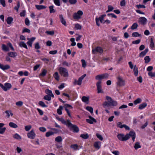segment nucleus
I'll return each mask as SVG.
<instances>
[{
	"instance_id": "nucleus-9",
	"label": "nucleus",
	"mask_w": 155,
	"mask_h": 155,
	"mask_svg": "<svg viewBox=\"0 0 155 155\" xmlns=\"http://www.w3.org/2000/svg\"><path fill=\"white\" fill-rule=\"evenodd\" d=\"M138 21L140 24L144 25L146 24L147 20L145 17H142L139 18Z\"/></svg>"
},
{
	"instance_id": "nucleus-20",
	"label": "nucleus",
	"mask_w": 155,
	"mask_h": 155,
	"mask_svg": "<svg viewBox=\"0 0 155 155\" xmlns=\"http://www.w3.org/2000/svg\"><path fill=\"white\" fill-rule=\"evenodd\" d=\"M2 50L5 51H9L8 47L5 44H2Z\"/></svg>"
},
{
	"instance_id": "nucleus-42",
	"label": "nucleus",
	"mask_w": 155,
	"mask_h": 155,
	"mask_svg": "<svg viewBox=\"0 0 155 155\" xmlns=\"http://www.w3.org/2000/svg\"><path fill=\"white\" fill-rule=\"evenodd\" d=\"M39 105L42 107H47V106L42 101H40L38 102Z\"/></svg>"
},
{
	"instance_id": "nucleus-30",
	"label": "nucleus",
	"mask_w": 155,
	"mask_h": 155,
	"mask_svg": "<svg viewBox=\"0 0 155 155\" xmlns=\"http://www.w3.org/2000/svg\"><path fill=\"white\" fill-rule=\"evenodd\" d=\"M49 11L50 13H54L56 12V10L54 9V6L53 5H51L49 6Z\"/></svg>"
},
{
	"instance_id": "nucleus-4",
	"label": "nucleus",
	"mask_w": 155,
	"mask_h": 155,
	"mask_svg": "<svg viewBox=\"0 0 155 155\" xmlns=\"http://www.w3.org/2000/svg\"><path fill=\"white\" fill-rule=\"evenodd\" d=\"M0 87L4 91H7L12 87V85L9 83H5L4 85L1 83H0Z\"/></svg>"
},
{
	"instance_id": "nucleus-38",
	"label": "nucleus",
	"mask_w": 155,
	"mask_h": 155,
	"mask_svg": "<svg viewBox=\"0 0 155 155\" xmlns=\"http://www.w3.org/2000/svg\"><path fill=\"white\" fill-rule=\"evenodd\" d=\"M138 25L137 23H134L131 27V28L132 30L136 29L137 28Z\"/></svg>"
},
{
	"instance_id": "nucleus-35",
	"label": "nucleus",
	"mask_w": 155,
	"mask_h": 155,
	"mask_svg": "<svg viewBox=\"0 0 155 155\" xmlns=\"http://www.w3.org/2000/svg\"><path fill=\"white\" fill-rule=\"evenodd\" d=\"M145 60V63H148L150 61V58L148 56H146L144 58Z\"/></svg>"
},
{
	"instance_id": "nucleus-32",
	"label": "nucleus",
	"mask_w": 155,
	"mask_h": 155,
	"mask_svg": "<svg viewBox=\"0 0 155 155\" xmlns=\"http://www.w3.org/2000/svg\"><path fill=\"white\" fill-rule=\"evenodd\" d=\"M134 147L135 150H137L138 149L141 148V146L140 145L139 142H137L135 143Z\"/></svg>"
},
{
	"instance_id": "nucleus-19",
	"label": "nucleus",
	"mask_w": 155,
	"mask_h": 155,
	"mask_svg": "<svg viewBox=\"0 0 155 155\" xmlns=\"http://www.w3.org/2000/svg\"><path fill=\"white\" fill-rule=\"evenodd\" d=\"M148 51V48L146 49L144 51H142L139 54V56L140 57H143L147 53Z\"/></svg>"
},
{
	"instance_id": "nucleus-26",
	"label": "nucleus",
	"mask_w": 155,
	"mask_h": 155,
	"mask_svg": "<svg viewBox=\"0 0 155 155\" xmlns=\"http://www.w3.org/2000/svg\"><path fill=\"white\" fill-rule=\"evenodd\" d=\"M19 46L21 47H24L26 49H28L26 44L24 41H21L19 44Z\"/></svg>"
},
{
	"instance_id": "nucleus-50",
	"label": "nucleus",
	"mask_w": 155,
	"mask_h": 155,
	"mask_svg": "<svg viewBox=\"0 0 155 155\" xmlns=\"http://www.w3.org/2000/svg\"><path fill=\"white\" fill-rule=\"evenodd\" d=\"M51 97L49 95H46V96H44V99L45 100H47L48 101H50L51 100Z\"/></svg>"
},
{
	"instance_id": "nucleus-46",
	"label": "nucleus",
	"mask_w": 155,
	"mask_h": 155,
	"mask_svg": "<svg viewBox=\"0 0 155 155\" xmlns=\"http://www.w3.org/2000/svg\"><path fill=\"white\" fill-rule=\"evenodd\" d=\"M80 137L84 139H87L89 137V135L88 134H81L80 135Z\"/></svg>"
},
{
	"instance_id": "nucleus-1",
	"label": "nucleus",
	"mask_w": 155,
	"mask_h": 155,
	"mask_svg": "<svg viewBox=\"0 0 155 155\" xmlns=\"http://www.w3.org/2000/svg\"><path fill=\"white\" fill-rule=\"evenodd\" d=\"M109 76L107 73H104L103 74H99L96 76L95 78L96 80H99L96 83V86L98 93H103L104 92L102 89L101 80L103 79H107Z\"/></svg>"
},
{
	"instance_id": "nucleus-48",
	"label": "nucleus",
	"mask_w": 155,
	"mask_h": 155,
	"mask_svg": "<svg viewBox=\"0 0 155 155\" xmlns=\"http://www.w3.org/2000/svg\"><path fill=\"white\" fill-rule=\"evenodd\" d=\"M45 33L48 35L53 36L54 35V31H46Z\"/></svg>"
},
{
	"instance_id": "nucleus-22",
	"label": "nucleus",
	"mask_w": 155,
	"mask_h": 155,
	"mask_svg": "<svg viewBox=\"0 0 155 155\" xmlns=\"http://www.w3.org/2000/svg\"><path fill=\"white\" fill-rule=\"evenodd\" d=\"M101 143L100 142H96L94 143V146L97 149H99L100 147Z\"/></svg>"
},
{
	"instance_id": "nucleus-58",
	"label": "nucleus",
	"mask_w": 155,
	"mask_h": 155,
	"mask_svg": "<svg viewBox=\"0 0 155 155\" xmlns=\"http://www.w3.org/2000/svg\"><path fill=\"white\" fill-rule=\"evenodd\" d=\"M140 39L133 41L132 42V44H138L140 43Z\"/></svg>"
},
{
	"instance_id": "nucleus-3",
	"label": "nucleus",
	"mask_w": 155,
	"mask_h": 155,
	"mask_svg": "<svg viewBox=\"0 0 155 155\" xmlns=\"http://www.w3.org/2000/svg\"><path fill=\"white\" fill-rule=\"evenodd\" d=\"M58 71L61 75L64 77L68 76V72L66 68L62 67H60L59 68Z\"/></svg>"
},
{
	"instance_id": "nucleus-24",
	"label": "nucleus",
	"mask_w": 155,
	"mask_h": 155,
	"mask_svg": "<svg viewBox=\"0 0 155 155\" xmlns=\"http://www.w3.org/2000/svg\"><path fill=\"white\" fill-rule=\"evenodd\" d=\"M45 92L46 94H48V95L51 96L52 97H54V95L52 93V91H51L49 89H46L45 90Z\"/></svg>"
},
{
	"instance_id": "nucleus-63",
	"label": "nucleus",
	"mask_w": 155,
	"mask_h": 155,
	"mask_svg": "<svg viewBox=\"0 0 155 155\" xmlns=\"http://www.w3.org/2000/svg\"><path fill=\"white\" fill-rule=\"evenodd\" d=\"M120 5L121 6H125L126 5V1L125 0H122L120 1Z\"/></svg>"
},
{
	"instance_id": "nucleus-64",
	"label": "nucleus",
	"mask_w": 155,
	"mask_h": 155,
	"mask_svg": "<svg viewBox=\"0 0 155 155\" xmlns=\"http://www.w3.org/2000/svg\"><path fill=\"white\" fill-rule=\"evenodd\" d=\"M31 128V125L26 126L25 127V130L26 131H29Z\"/></svg>"
},
{
	"instance_id": "nucleus-31",
	"label": "nucleus",
	"mask_w": 155,
	"mask_h": 155,
	"mask_svg": "<svg viewBox=\"0 0 155 155\" xmlns=\"http://www.w3.org/2000/svg\"><path fill=\"white\" fill-rule=\"evenodd\" d=\"M63 109V107L62 106H59V108L57 110V113L59 115L62 114V110Z\"/></svg>"
},
{
	"instance_id": "nucleus-56",
	"label": "nucleus",
	"mask_w": 155,
	"mask_h": 155,
	"mask_svg": "<svg viewBox=\"0 0 155 155\" xmlns=\"http://www.w3.org/2000/svg\"><path fill=\"white\" fill-rule=\"evenodd\" d=\"M20 6V3L19 1L17 2V6H15L14 8V9L16 10L17 12H18V9Z\"/></svg>"
},
{
	"instance_id": "nucleus-16",
	"label": "nucleus",
	"mask_w": 155,
	"mask_h": 155,
	"mask_svg": "<svg viewBox=\"0 0 155 155\" xmlns=\"http://www.w3.org/2000/svg\"><path fill=\"white\" fill-rule=\"evenodd\" d=\"M86 76V74H85L80 77L77 81V84L78 85H80L82 83V81L84 78Z\"/></svg>"
},
{
	"instance_id": "nucleus-41",
	"label": "nucleus",
	"mask_w": 155,
	"mask_h": 155,
	"mask_svg": "<svg viewBox=\"0 0 155 155\" xmlns=\"http://www.w3.org/2000/svg\"><path fill=\"white\" fill-rule=\"evenodd\" d=\"M78 146L77 144L71 145V147L74 150H76L78 149Z\"/></svg>"
},
{
	"instance_id": "nucleus-40",
	"label": "nucleus",
	"mask_w": 155,
	"mask_h": 155,
	"mask_svg": "<svg viewBox=\"0 0 155 155\" xmlns=\"http://www.w3.org/2000/svg\"><path fill=\"white\" fill-rule=\"evenodd\" d=\"M54 133L52 131H48L46 133L45 136L46 137H48L50 136L54 135Z\"/></svg>"
},
{
	"instance_id": "nucleus-14",
	"label": "nucleus",
	"mask_w": 155,
	"mask_h": 155,
	"mask_svg": "<svg viewBox=\"0 0 155 155\" xmlns=\"http://www.w3.org/2000/svg\"><path fill=\"white\" fill-rule=\"evenodd\" d=\"M59 121H61V123L64 124H65L67 125L68 127L69 124H71L70 121L69 120H67L65 121L63 118H61V119H59Z\"/></svg>"
},
{
	"instance_id": "nucleus-17",
	"label": "nucleus",
	"mask_w": 155,
	"mask_h": 155,
	"mask_svg": "<svg viewBox=\"0 0 155 155\" xmlns=\"http://www.w3.org/2000/svg\"><path fill=\"white\" fill-rule=\"evenodd\" d=\"M59 17L60 19V20L62 24L64 25L65 26H66V21L64 19L62 15H60Z\"/></svg>"
},
{
	"instance_id": "nucleus-49",
	"label": "nucleus",
	"mask_w": 155,
	"mask_h": 155,
	"mask_svg": "<svg viewBox=\"0 0 155 155\" xmlns=\"http://www.w3.org/2000/svg\"><path fill=\"white\" fill-rule=\"evenodd\" d=\"M141 35L137 32H134L132 33V36L134 37H140Z\"/></svg>"
},
{
	"instance_id": "nucleus-57",
	"label": "nucleus",
	"mask_w": 155,
	"mask_h": 155,
	"mask_svg": "<svg viewBox=\"0 0 155 155\" xmlns=\"http://www.w3.org/2000/svg\"><path fill=\"white\" fill-rule=\"evenodd\" d=\"M69 2L72 5L75 4L77 2V0H69Z\"/></svg>"
},
{
	"instance_id": "nucleus-29",
	"label": "nucleus",
	"mask_w": 155,
	"mask_h": 155,
	"mask_svg": "<svg viewBox=\"0 0 155 155\" xmlns=\"http://www.w3.org/2000/svg\"><path fill=\"white\" fill-rule=\"evenodd\" d=\"M9 125L10 127L13 128H16L18 127V125L12 122H10Z\"/></svg>"
},
{
	"instance_id": "nucleus-54",
	"label": "nucleus",
	"mask_w": 155,
	"mask_h": 155,
	"mask_svg": "<svg viewBox=\"0 0 155 155\" xmlns=\"http://www.w3.org/2000/svg\"><path fill=\"white\" fill-rule=\"evenodd\" d=\"M74 28L77 30L81 29V25L78 24H76L75 25Z\"/></svg>"
},
{
	"instance_id": "nucleus-15",
	"label": "nucleus",
	"mask_w": 155,
	"mask_h": 155,
	"mask_svg": "<svg viewBox=\"0 0 155 155\" xmlns=\"http://www.w3.org/2000/svg\"><path fill=\"white\" fill-rule=\"evenodd\" d=\"M0 68L3 70H5L9 69L10 66L8 65H4L0 63Z\"/></svg>"
},
{
	"instance_id": "nucleus-28",
	"label": "nucleus",
	"mask_w": 155,
	"mask_h": 155,
	"mask_svg": "<svg viewBox=\"0 0 155 155\" xmlns=\"http://www.w3.org/2000/svg\"><path fill=\"white\" fill-rule=\"evenodd\" d=\"M150 47L152 49H153L154 48V45L152 38H150Z\"/></svg>"
},
{
	"instance_id": "nucleus-6",
	"label": "nucleus",
	"mask_w": 155,
	"mask_h": 155,
	"mask_svg": "<svg viewBox=\"0 0 155 155\" xmlns=\"http://www.w3.org/2000/svg\"><path fill=\"white\" fill-rule=\"evenodd\" d=\"M105 16V15H104L100 16L98 18H96V23L97 26H99L100 25V24L99 23V21L101 23H104V18Z\"/></svg>"
},
{
	"instance_id": "nucleus-53",
	"label": "nucleus",
	"mask_w": 155,
	"mask_h": 155,
	"mask_svg": "<svg viewBox=\"0 0 155 155\" xmlns=\"http://www.w3.org/2000/svg\"><path fill=\"white\" fill-rule=\"evenodd\" d=\"M22 33H24L25 32H27L29 33L30 32V30L26 28H24L23 30L22 31Z\"/></svg>"
},
{
	"instance_id": "nucleus-12",
	"label": "nucleus",
	"mask_w": 155,
	"mask_h": 155,
	"mask_svg": "<svg viewBox=\"0 0 155 155\" xmlns=\"http://www.w3.org/2000/svg\"><path fill=\"white\" fill-rule=\"evenodd\" d=\"M88 117L89 119H86V122L88 123L91 124H92L93 123V122H97L96 120L92 117L91 116L89 115L88 116Z\"/></svg>"
},
{
	"instance_id": "nucleus-2",
	"label": "nucleus",
	"mask_w": 155,
	"mask_h": 155,
	"mask_svg": "<svg viewBox=\"0 0 155 155\" xmlns=\"http://www.w3.org/2000/svg\"><path fill=\"white\" fill-rule=\"evenodd\" d=\"M132 137V139L133 141H135L136 137V134L133 131H130L129 134H127L125 135L123 134H120L117 135V137L120 141H126L128 140L130 137Z\"/></svg>"
},
{
	"instance_id": "nucleus-18",
	"label": "nucleus",
	"mask_w": 155,
	"mask_h": 155,
	"mask_svg": "<svg viewBox=\"0 0 155 155\" xmlns=\"http://www.w3.org/2000/svg\"><path fill=\"white\" fill-rule=\"evenodd\" d=\"M81 100L82 101L88 104L89 100V97L83 96L82 97Z\"/></svg>"
},
{
	"instance_id": "nucleus-43",
	"label": "nucleus",
	"mask_w": 155,
	"mask_h": 155,
	"mask_svg": "<svg viewBox=\"0 0 155 155\" xmlns=\"http://www.w3.org/2000/svg\"><path fill=\"white\" fill-rule=\"evenodd\" d=\"M86 109L87 110L89 111L91 114L93 113V108L92 107L87 106L86 107Z\"/></svg>"
},
{
	"instance_id": "nucleus-45",
	"label": "nucleus",
	"mask_w": 155,
	"mask_h": 155,
	"mask_svg": "<svg viewBox=\"0 0 155 155\" xmlns=\"http://www.w3.org/2000/svg\"><path fill=\"white\" fill-rule=\"evenodd\" d=\"M5 113L7 115V117L9 118L11 115L12 116H13V114L12 113L11 111L9 110H6L5 111Z\"/></svg>"
},
{
	"instance_id": "nucleus-60",
	"label": "nucleus",
	"mask_w": 155,
	"mask_h": 155,
	"mask_svg": "<svg viewBox=\"0 0 155 155\" xmlns=\"http://www.w3.org/2000/svg\"><path fill=\"white\" fill-rule=\"evenodd\" d=\"M96 135L97 137L100 140H103V138L102 136L100 134L97 133L96 134Z\"/></svg>"
},
{
	"instance_id": "nucleus-10",
	"label": "nucleus",
	"mask_w": 155,
	"mask_h": 155,
	"mask_svg": "<svg viewBox=\"0 0 155 155\" xmlns=\"http://www.w3.org/2000/svg\"><path fill=\"white\" fill-rule=\"evenodd\" d=\"M27 135L28 138L31 139H34L36 136V134L34 132L33 130H32L29 133H28Z\"/></svg>"
},
{
	"instance_id": "nucleus-13",
	"label": "nucleus",
	"mask_w": 155,
	"mask_h": 155,
	"mask_svg": "<svg viewBox=\"0 0 155 155\" xmlns=\"http://www.w3.org/2000/svg\"><path fill=\"white\" fill-rule=\"evenodd\" d=\"M36 38L35 37H32L31 38H27V39L29 41L27 42V43L28 46L31 47H32V44L34 41L35 40Z\"/></svg>"
},
{
	"instance_id": "nucleus-37",
	"label": "nucleus",
	"mask_w": 155,
	"mask_h": 155,
	"mask_svg": "<svg viewBox=\"0 0 155 155\" xmlns=\"http://www.w3.org/2000/svg\"><path fill=\"white\" fill-rule=\"evenodd\" d=\"M62 139L61 136H58L55 138V141L58 142H60L62 141Z\"/></svg>"
},
{
	"instance_id": "nucleus-5",
	"label": "nucleus",
	"mask_w": 155,
	"mask_h": 155,
	"mask_svg": "<svg viewBox=\"0 0 155 155\" xmlns=\"http://www.w3.org/2000/svg\"><path fill=\"white\" fill-rule=\"evenodd\" d=\"M117 86L120 87L124 86L125 84V81L120 76H118L117 78Z\"/></svg>"
},
{
	"instance_id": "nucleus-62",
	"label": "nucleus",
	"mask_w": 155,
	"mask_h": 155,
	"mask_svg": "<svg viewBox=\"0 0 155 155\" xmlns=\"http://www.w3.org/2000/svg\"><path fill=\"white\" fill-rule=\"evenodd\" d=\"M82 63V66L84 68L86 66V64L85 61L84 59H82L81 60Z\"/></svg>"
},
{
	"instance_id": "nucleus-55",
	"label": "nucleus",
	"mask_w": 155,
	"mask_h": 155,
	"mask_svg": "<svg viewBox=\"0 0 155 155\" xmlns=\"http://www.w3.org/2000/svg\"><path fill=\"white\" fill-rule=\"evenodd\" d=\"M35 48L36 49H38L40 48L39 42H37L35 44Z\"/></svg>"
},
{
	"instance_id": "nucleus-59",
	"label": "nucleus",
	"mask_w": 155,
	"mask_h": 155,
	"mask_svg": "<svg viewBox=\"0 0 155 155\" xmlns=\"http://www.w3.org/2000/svg\"><path fill=\"white\" fill-rule=\"evenodd\" d=\"M148 74L151 77H154L155 76V73H153L151 71L149 72L148 73Z\"/></svg>"
},
{
	"instance_id": "nucleus-27",
	"label": "nucleus",
	"mask_w": 155,
	"mask_h": 155,
	"mask_svg": "<svg viewBox=\"0 0 155 155\" xmlns=\"http://www.w3.org/2000/svg\"><path fill=\"white\" fill-rule=\"evenodd\" d=\"M147 104L145 103H143L140 104L138 108L139 109L142 110L146 107L147 106Z\"/></svg>"
},
{
	"instance_id": "nucleus-11",
	"label": "nucleus",
	"mask_w": 155,
	"mask_h": 155,
	"mask_svg": "<svg viewBox=\"0 0 155 155\" xmlns=\"http://www.w3.org/2000/svg\"><path fill=\"white\" fill-rule=\"evenodd\" d=\"M70 127L73 130V131L74 132L77 133L79 131V129L78 127L76 125H74L71 123V124H69L68 126Z\"/></svg>"
},
{
	"instance_id": "nucleus-8",
	"label": "nucleus",
	"mask_w": 155,
	"mask_h": 155,
	"mask_svg": "<svg viewBox=\"0 0 155 155\" xmlns=\"http://www.w3.org/2000/svg\"><path fill=\"white\" fill-rule=\"evenodd\" d=\"M103 49L100 47H97L93 49L92 50V53L93 54H96L97 52L101 54L103 52Z\"/></svg>"
},
{
	"instance_id": "nucleus-51",
	"label": "nucleus",
	"mask_w": 155,
	"mask_h": 155,
	"mask_svg": "<svg viewBox=\"0 0 155 155\" xmlns=\"http://www.w3.org/2000/svg\"><path fill=\"white\" fill-rule=\"evenodd\" d=\"M46 73L47 70L45 69H44L42 70V73L40 74V75L42 76H44L46 75Z\"/></svg>"
},
{
	"instance_id": "nucleus-47",
	"label": "nucleus",
	"mask_w": 155,
	"mask_h": 155,
	"mask_svg": "<svg viewBox=\"0 0 155 155\" xmlns=\"http://www.w3.org/2000/svg\"><path fill=\"white\" fill-rule=\"evenodd\" d=\"M141 101V100L140 98H138L134 101V103L136 105L140 103Z\"/></svg>"
},
{
	"instance_id": "nucleus-52",
	"label": "nucleus",
	"mask_w": 155,
	"mask_h": 155,
	"mask_svg": "<svg viewBox=\"0 0 155 155\" xmlns=\"http://www.w3.org/2000/svg\"><path fill=\"white\" fill-rule=\"evenodd\" d=\"M54 2L55 5L58 6H60L61 5L59 0H54Z\"/></svg>"
},
{
	"instance_id": "nucleus-7",
	"label": "nucleus",
	"mask_w": 155,
	"mask_h": 155,
	"mask_svg": "<svg viewBox=\"0 0 155 155\" xmlns=\"http://www.w3.org/2000/svg\"><path fill=\"white\" fill-rule=\"evenodd\" d=\"M83 14L82 11L79 10L77 13H75L73 15V18L74 19L78 20L81 18V16Z\"/></svg>"
},
{
	"instance_id": "nucleus-44",
	"label": "nucleus",
	"mask_w": 155,
	"mask_h": 155,
	"mask_svg": "<svg viewBox=\"0 0 155 155\" xmlns=\"http://www.w3.org/2000/svg\"><path fill=\"white\" fill-rule=\"evenodd\" d=\"M110 106L111 105L114 106H116L117 105V102L112 100L110 101Z\"/></svg>"
},
{
	"instance_id": "nucleus-23",
	"label": "nucleus",
	"mask_w": 155,
	"mask_h": 155,
	"mask_svg": "<svg viewBox=\"0 0 155 155\" xmlns=\"http://www.w3.org/2000/svg\"><path fill=\"white\" fill-rule=\"evenodd\" d=\"M110 106V101H105L103 104V106L105 108H107Z\"/></svg>"
},
{
	"instance_id": "nucleus-33",
	"label": "nucleus",
	"mask_w": 155,
	"mask_h": 155,
	"mask_svg": "<svg viewBox=\"0 0 155 155\" xmlns=\"http://www.w3.org/2000/svg\"><path fill=\"white\" fill-rule=\"evenodd\" d=\"M133 71L134 72V75L135 76H137L138 75V68L136 67V66L135 65L134 66Z\"/></svg>"
},
{
	"instance_id": "nucleus-61",
	"label": "nucleus",
	"mask_w": 155,
	"mask_h": 155,
	"mask_svg": "<svg viewBox=\"0 0 155 155\" xmlns=\"http://www.w3.org/2000/svg\"><path fill=\"white\" fill-rule=\"evenodd\" d=\"M25 23L26 25L28 26L30 25V21L27 18H25Z\"/></svg>"
},
{
	"instance_id": "nucleus-21",
	"label": "nucleus",
	"mask_w": 155,
	"mask_h": 155,
	"mask_svg": "<svg viewBox=\"0 0 155 155\" xmlns=\"http://www.w3.org/2000/svg\"><path fill=\"white\" fill-rule=\"evenodd\" d=\"M8 55L11 57L15 58L17 55V53L15 52H9L8 53Z\"/></svg>"
},
{
	"instance_id": "nucleus-25",
	"label": "nucleus",
	"mask_w": 155,
	"mask_h": 155,
	"mask_svg": "<svg viewBox=\"0 0 155 155\" xmlns=\"http://www.w3.org/2000/svg\"><path fill=\"white\" fill-rule=\"evenodd\" d=\"M35 6L36 8L39 10L45 9L46 8V6L43 5H36Z\"/></svg>"
},
{
	"instance_id": "nucleus-39",
	"label": "nucleus",
	"mask_w": 155,
	"mask_h": 155,
	"mask_svg": "<svg viewBox=\"0 0 155 155\" xmlns=\"http://www.w3.org/2000/svg\"><path fill=\"white\" fill-rule=\"evenodd\" d=\"M53 76L56 80L57 81L59 80V76L58 72H56L54 74Z\"/></svg>"
},
{
	"instance_id": "nucleus-34",
	"label": "nucleus",
	"mask_w": 155,
	"mask_h": 155,
	"mask_svg": "<svg viewBox=\"0 0 155 155\" xmlns=\"http://www.w3.org/2000/svg\"><path fill=\"white\" fill-rule=\"evenodd\" d=\"M13 20V18L11 17H9L7 18L6 22L8 24L10 25L11 23Z\"/></svg>"
},
{
	"instance_id": "nucleus-36",
	"label": "nucleus",
	"mask_w": 155,
	"mask_h": 155,
	"mask_svg": "<svg viewBox=\"0 0 155 155\" xmlns=\"http://www.w3.org/2000/svg\"><path fill=\"white\" fill-rule=\"evenodd\" d=\"M13 137L14 138L18 140H21V137L17 133L13 135Z\"/></svg>"
}]
</instances>
